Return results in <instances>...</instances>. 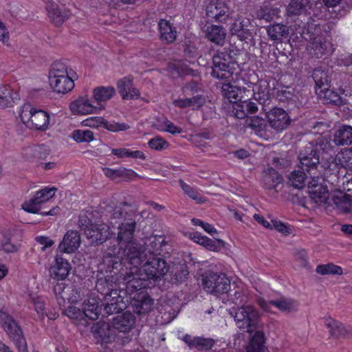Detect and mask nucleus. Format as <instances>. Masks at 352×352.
<instances>
[{
	"mask_svg": "<svg viewBox=\"0 0 352 352\" xmlns=\"http://www.w3.org/2000/svg\"><path fill=\"white\" fill-rule=\"evenodd\" d=\"M138 209L135 205L121 202L113 211L114 218L123 219L119 224L118 254H105L98 266L96 289L104 300L107 316L118 314L131 305L138 315L149 312L153 300L146 291L136 292L146 282L136 277L137 265L141 262L140 249L132 241L136 227Z\"/></svg>",
	"mask_w": 352,
	"mask_h": 352,
	"instance_id": "f257e3e1",
	"label": "nucleus"
},
{
	"mask_svg": "<svg viewBox=\"0 0 352 352\" xmlns=\"http://www.w3.org/2000/svg\"><path fill=\"white\" fill-rule=\"evenodd\" d=\"M326 155V157L322 156L321 160H320V156L316 150H311L309 154L305 155L300 153L298 168L312 175L313 171H316L318 166L320 164L323 168L324 179L330 182L329 178L331 177V180L336 181L339 178V164L336 157L327 154Z\"/></svg>",
	"mask_w": 352,
	"mask_h": 352,
	"instance_id": "f03ea898",
	"label": "nucleus"
},
{
	"mask_svg": "<svg viewBox=\"0 0 352 352\" xmlns=\"http://www.w3.org/2000/svg\"><path fill=\"white\" fill-rule=\"evenodd\" d=\"M326 26V24L308 23L307 34L310 39L308 50L312 57L325 59L335 51L331 42V33Z\"/></svg>",
	"mask_w": 352,
	"mask_h": 352,
	"instance_id": "7ed1b4c3",
	"label": "nucleus"
},
{
	"mask_svg": "<svg viewBox=\"0 0 352 352\" xmlns=\"http://www.w3.org/2000/svg\"><path fill=\"white\" fill-rule=\"evenodd\" d=\"M133 239V238L132 239ZM134 243L135 241L132 240ZM138 246L140 249V258L141 262L137 265V271L134 272L136 277H140L142 280H145L146 285L142 289H137L136 292L140 291H145V289L148 286V281L150 280H157L163 277L168 272V267L167 263L164 258L160 256H149L144 264L141 268H139V265H141L143 258L142 248L135 242Z\"/></svg>",
	"mask_w": 352,
	"mask_h": 352,
	"instance_id": "20e7f679",
	"label": "nucleus"
},
{
	"mask_svg": "<svg viewBox=\"0 0 352 352\" xmlns=\"http://www.w3.org/2000/svg\"><path fill=\"white\" fill-rule=\"evenodd\" d=\"M0 326L19 351H28L27 341L20 323L3 309H0Z\"/></svg>",
	"mask_w": 352,
	"mask_h": 352,
	"instance_id": "39448f33",
	"label": "nucleus"
},
{
	"mask_svg": "<svg viewBox=\"0 0 352 352\" xmlns=\"http://www.w3.org/2000/svg\"><path fill=\"white\" fill-rule=\"evenodd\" d=\"M19 118L29 129L45 131L49 128L50 115L47 112L25 103L20 107Z\"/></svg>",
	"mask_w": 352,
	"mask_h": 352,
	"instance_id": "423d86ee",
	"label": "nucleus"
},
{
	"mask_svg": "<svg viewBox=\"0 0 352 352\" xmlns=\"http://www.w3.org/2000/svg\"><path fill=\"white\" fill-rule=\"evenodd\" d=\"M201 276L204 289L208 293L223 294L230 289V280L225 273L208 270Z\"/></svg>",
	"mask_w": 352,
	"mask_h": 352,
	"instance_id": "0eeeda50",
	"label": "nucleus"
},
{
	"mask_svg": "<svg viewBox=\"0 0 352 352\" xmlns=\"http://www.w3.org/2000/svg\"><path fill=\"white\" fill-rule=\"evenodd\" d=\"M213 67L211 75L217 79L228 80L233 74L232 56L227 51L218 52L212 58Z\"/></svg>",
	"mask_w": 352,
	"mask_h": 352,
	"instance_id": "6e6552de",
	"label": "nucleus"
},
{
	"mask_svg": "<svg viewBox=\"0 0 352 352\" xmlns=\"http://www.w3.org/2000/svg\"><path fill=\"white\" fill-rule=\"evenodd\" d=\"M234 320L239 329L251 333L258 323V314L253 306H242L236 311Z\"/></svg>",
	"mask_w": 352,
	"mask_h": 352,
	"instance_id": "1a4fd4ad",
	"label": "nucleus"
},
{
	"mask_svg": "<svg viewBox=\"0 0 352 352\" xmlns=\"http://www.w3.org/2000/svg\"><path fill=\"white\" fill-rule=\"evenodd\" d=\"M56 190L57 188L54 186H47L37 190L28 201L22 204V209L32 214L39 213L41 204L51 199L55 195Z\"/></svg>",
	"mask_w": 352,
	"mask_h": 352,
	"instance_id": "9d476101",
	"label": "nucleus"
},
{
	"mask_svg": "<svg viewBox=\"0 0 352 352\" xmlns=\"http://www.w3.org/2000/svg\"><path fill=\"white\" fill-rule=\"evenodd\" d=\"M240 97L239 101L226 104L224 110L228 115L239 119H244L250 114L256 113L258 111L257 104L250 99L243 100Z\"/></svg>",
	"mask_w": 352,
	"mask_h": 352,
	"instance_id": "9b49d317",
	"label": "nucleus"
},
{
	"mask_svg": "<svg viewBox=\"0 0 352 352\" xmlns=\"http://www.w3.org/2000/svg\"><path fill=\"white\" fill-rule=\"evenodd\" d=\"M207 16L214 22L226 23L231 15L228 4L220 0H212L206 7Z\"/></svg>",
	"mask_w": 352,
	"mask_h": 352,
	"instance_id": "f8f14e48",
	"label": "nucleus"
},
{
	"mask_svg": "<svg viewBox=\"0 0 352 352\" xmlns=\"http://www.w3.org/2000/svg\"><path fill=\"white\" fill-rule=\"evenodd\" d=\"M82 123L85 126L90 128L98 129L102 127L113 133L125 131L130 129V126L127 123L108 121L101 116L89 117L83 120Z\"/></svg>",
	"mask_w": 352,
	"mask_h": 352,
	"instance_id": "ddd939ff",
	"label": "nucleus"
},
{
	"mask_svg": "<svg viewBox=\"0 0 352 352\" xmlns=\"http://www.w3.org/2000/svg\"><path fill=\"white\" fill-rule=\"evenodd\" d=\"M139 245V243H138ZM146 247L142 248L143 256H146L147 253L149 254V256H164V254L168 253L166 250L168 243L166 241V238L164 235H153L148 239V243H145Z\"/></svg>",
	"mask_w": 352,
	"mask_h": 352,
	"instance_id": "4468645a",
	"label": "nucleus"
},
{
	"mask_svg": "<svg viewBox=\"0 0 352 352\" xmlns=\"http://www.w3.org/2000/svg\"><path fill=\"white\" fill-rule=\"evenodd\" d=\"M270 126L276 131H282L291 123L288 113L282 108L274 107L267 113Z\"/></svg>",
	"mask_w": 352,
	"mask_h": 352,
	"instance_id": "2eb2a0df",
	"label": "nucleus"
},
{
	"mask_svg": "<svg viewBox=\"0 0 352 352\" xmlns=\"http://www.w3.org/2000/svg\"><path fill=\"white\" fill-rule=\"evenodd\" d=\"M54 292L57 298L63 302L67 301L72 304L77 302L80 298V292L74 284L57 283L54 287Z\"/></svg>",
	"mask_w": 352,
	"mask_h": 352,
	"instance_id": "dca6fc26",
	"label": "nucleus"
},
{
	"mask_svg": "<svg viewBox=\"0 0 352 352\" xmlns=\"http://www.w3.org/2000/svg\"><path fill=\"white\" fill-rule=\"evenodd\" d=\"M318 177L314 176L308 183V192L310 198L318 205L326 204L329 199L327 186L318 182Z\"/></svg>",
	"mask_w": 352,
	"mask_h": 352,
	"instance_id": "f3484780",
	"label": "nucleus"
},
{
	"mask_svg": "<svg viewBox=\"0 0 352 352\" xmlns=\"http://www.w3.org/2000/svg\"><path fill=\"white\" fill-rule=\"evenodd\" d=\"M72 270L71 264L62 255H56L52 262L49 272L52 279L64 280L68 276Z\"/></svg>",
	"mask_w": 352,
	"mask_h": 352,
	"instance_id": "a211bd4d",
	"label": "nucleus"
},
{
	"mask_svg": "<svg viewBox=\"0 0 352 352\" xmlns=\"http://www.w3.org/2000/svg\"><path fill=\"white\" fill-rule=\"evenodd\" d=\"M250 25V19L239 16L232 23L230 31L232 34L236 35L240 41L248 43L252 38Z\"/></svg>",
	"mask_w": 352,
	"mask_h": 352,
	"instance_id": "6ab92c4d",
	"label": "nucleus"
},
{
	"mask_svg": "<svg viewBox=\"0 0 352 352\" xmlns=\"http://www.w3.org/2000/svg\"><path fill=\"white\" fill-rule=\"evenodd\" d=\"M112 232L108 225L105 223H94L92 226L87 229L85 234L91 243L102 244L111 235Z\"/></svg>",
	"mask_w": 352,
	"mask_h": 352,
	"instance_id": "aec40b11",
	"label": "nucleus"
},
{
	"mask_svg": "<svg viewBox=\"0 0 352 352\" xmlns=\"http://www.w3.org/2000/svg\"><path fill=\"white\" fill-rule=\"evenodd\" d=\"M58 78L51 80L50 85L54 91L58 94H65L70 92L74 87V80L78 79L76 72H72L70 75L57 76Z\"/></svg>",
	"mask_w": 352,
	"mask_h": 352,
	"instance_id": "412c9836",
	"label": "nucleus"
},
{
	"mask_svg": "<svg viewBox=\"0 0 352 352\" xmlns=\"http://www.w3.org/2000/svg\"><path fill=\"white\" fill-rule=\"evenodd\" d=\"M133 79L131 76H125L117 82L118 92L123 100H135L140 96V91L133 87Z\"/></svg>",
	"mask_w": 352,
	"mask_h": 352,
	"instance_id": "4be33fe9",
	"label": "nucleus"
},
{
	"mask_svg": "<svg viewBox=\"0 0 352 352\" xmlns=\"http://www.w3.org/2000/svg\"><path fill=\"white\" fill-rule=\"evenodd\" d=\"M257 304L266 312H271L272 307H275L282 311H290L293 310L296 306V302L291 299L266 300L263 298H259L257 300Z\"/></svg>",
	"mask_w": 352,
	"mask_h": 352,
	"instance_id": "5701e85b",
	"label": "nucleus"
},
{
	"mask_svg": "<svg viewBox=\"0 0 352 352\" xmlns=\"http://www.w3.org/2000/svg\"><path fill=\"white\" fill-rule=\"evenodd\" d=\"M81 243L80 235L76 230H69L65 234L58 248L65 253H73L79 248Z\"/></svg>",
	"mask_w": 352,
	"mask_h": 352,
	"instance_id": "b1692460",
	"label": "nucleus"
},
{
	"mask_svg": "<svg viewBox=\"0 0 352 352\" xmlns=\"http://www.w3.org/2000/svg\"><path fill=\"white\" fill-rule=\"evenodd\" d=\"M50 154L49 150L44 144L34 145L27 148L23 153L25 159L35 166H39L43 164L41 160H45Z\"/></svg>",
	"mask_w": 352,
	"mask_h": 352,
	"instance_id": "393cba45",
	"label": "nucleus"
},
{
	"mask_svg": "<svg viewBox=\"0 0 352 352\" xmlns=\"http://www.w3.org/2000/svg\"><path fill=\"white\" fill-rule=\"evenodd\" d=\"M135 322L136 319L134 315L129 311H125L113 318L111 324L113 329L119 332L128 333L134 327Z\"/></svg>",
	"mask_w": 352,
	"mask_h": 352,
	"instance_id": "a878e982",
	"label": "nucleus"
},
{
	"mask_svg": "<svg viewBox=\"0 0 352 352\" xmlns=\"http://www.w3.org/2000/svg\"><path fill=\"white\" fill-rule=\"evenodd\" d=\"M71 111L75 115H85L97 113L101 107L94 106L87 98L80 97L72 102L69 105Z\"/></svg>",
	"mask_w": 352,
	"mask_h": 352,
	"instance_id": "bb28decb",
	"label": "nucleus"
},
{
	"mask_svg": "<svg viewBox=\"0 0 352 352\" xmlns=\"http://www.w3.org/2000/svg\"><path fill=\"white\" fill-rule=\"evenodd\" d=\"M160 38L164 43H173L177 36L175 27L166 19H160L158 22Z\"/></svg>",
	"mask_w": 352,
	"mask_h": 352,
	"instance_id": "cd10ccee",
	"label": "nucleus"
},
{
	"mask_svg": "<svg viewBox=\"0 0 352 352\" xmlns=\"http://www.w3.org/2000/svg\"><path fill=\"white\" fill-rule=\"evenodd\" d=\"M46 10L49 18L56 25H60L70 16L68 10H62L58 4L53 2H48L46 5Z\"/></svg>",
	"mask_w": 352,
	"mask_h": 352,
	"instance_id": "c85d7f7f",
	"label": "nucleus"
},
{
	"mask_svg": "<svg viewBox=\"0 0 352 352\" xmlns=\"http://www.w3.org/2000/svg\"><path fill=\"white\" fill-rule=\"evenodd\" d=\"M206 38L210 42L223 45L225 43L226 33L221 25H210L206 28Z\"/></svg>",
	"mask_w": 352,
	"mask_h": 352,
	"instance_id": "c756f323",
	"label": "nucleus"
},
{
	"mask_svg": "<svg viewBox=\"0 0 352 352\" xmlns=\"http://www.w3.org/2000/svg\"><path fill=\"white\" fill-rule=\"evenodd\" d=\"M317 94L320 97L323 98L324 103L327 104H333L339 107L344 104V100L341 97L342 94L339 90L337 91L333 89H329V85L320 90Z\"/></svg>",
	"mask_w": 352,
	"mask_h": 352,
	"instance_id": "7c9ffc66",
	"label": "nucleus"
},
{
	"mask_svg": "<svg viewBox=\"0 0 352 352\" xmlns=\"http://www.w3.org/2000/svg\"><path fill=\"white\" fill-rule=\"evenodd\" d=\"M333 142L338 146L350 145L352 144V126L342 125L335 133Z\"/></svg>",
	"mask_w": 352,
	"mask_h": 352,
	"instance_id": "2f4dec72",
	"label": "nucleus"
},
{
	"mask_svg": "<svg viewBox=\"0 0 352 352\" xmlns=\"http://www.w3.org/2000/svg\"><path fill=\"white\" fill-rule=\"evenodd\" d=\"M82 309L85 317L91 320H96L99 318L101 307L96 298H89L85 301Z\"/></svg>",
	"mask_w": 352,
	"mask_h": 352,
	"instance_id": "473e14b6",
	"label": "nucleus"
},
{
	"mask_svg": "<svg viewBox=\"0 0 352 352\" xmlns=\"http://www.w3.org/2000/svg\"><path fill=\"white\" fill-rule=\"evenodd\" d=\"M325 324L329 329L330 333L332 336L338 338H348L349 331L345 327L337 320L331 317L325 318Z\"/></svg>",
	"mask_w": 352,
	"mask_h": 352,
	"instance_id": "72a5a7b5",
	"label": "nucleus"
},
{
	"mask_svg": "<svg viewBox=\"0 0 352 352\" xmlns=\"http://www.w3.org/2000/svg\"><path fill=\"white\" fill-rule=\"evenodd\" d=\"M111 154L118 159H124L131 157L133 159H140L145 160L146 159V155L141 151H131L126 148H111Z\"/></svg>",
	"mask_w": 352,
	"mask_h": 352,
	"instance_id": "f704fd0d",
	"label": "nucleus"
},
{
	"mask_svg": "<svg viewBox=\"0 0 352 352\" xmlns=\"http://www.w3.org/2000/svg\"><path fill=\"white\" fill-rule=\"evenodd\" d=\"M221 92L225 98L228 101L225 100L223 107L226 104L234 102V100L239 101V94L241 93V89L236 87L232 85L231 83H223L221 87Z\"/></svg>",
	"mask_w": 352,
	"mask_h": 352,
	"instance_id": "c9c22d12",
	"label": "nucleus"
},
{
	"mask_svg": "<svg viewBox=\"0 0 352 352\" xmlns=\"http://www.w3.org/2000/svg\"><path fill=\"white\" fill-rule=\"evenodd\" d=\"M178 184L184 194L191 199L195 201L197 204L205 203L206 198L201 195L197 188L186 184L182 179L178 180Z\"/></svg>",
	"mask_w": 352,
	"mask_h": 352,
	"instance_id": "e433bc0d",
	"label": "nucleus"
},
{
	"mask_svg": "<svg viewBox=\"0 0 352 352\" xmlns=\"http://www.w3.org/2000/svg\"><path fill=\"white\" fill-rule=\"evenodd\" d=\"M116 94V89L112 86H100L96 87L93 91L94 100L98 102H107L111 99Z\"/></svg>",
	"mask_w": 352,
	"mask_h": 352,
	"instance_id": "4c0bfd02",
	"label": "nucleus"
},
{
	"mask_svg": "<svg viewBox=\"0 0 352 352\" xmlns=\"http://www.w3.org/2000/svg\"><path fill=\"white\" fill-rule=\"evenodd\" d=\"M312 78L316 85V92L318 93L329 85L327 72L319 68H316L312 72Z\"/></svg>",
	"mask_w": 352,
	"mask_h": 352,
	"instance_id": "58836bf2",
	"label": "nucleus"
},
{
	"mask_svg": "<svg viewBox=\"0 0 352 352\" xmlns=\"http://www.w3.org/2000/svg\"><path fill=\"white\" fill-rule=\"evenodd\" d=\"M74 72L72 69H68L66 65L62 61H55L51 65L49 74V81L58 78L56 76H65V75H70Z\"/></svg>",
	"mask_w": 352,
	"mask_h": 352,
	"instance_id": "ea45409f",
	"label": "nucleus"
},
{
	"mask_svg": "<svg viewBox=\"0 0 352 352\" xmlns=\"http://www.w3.org/2000/svg\"><path fill=\"white\" fill-rule=\"evenodd\" d=\"M267 33L270 40L277 41H281L288 32L285 25L276 23L267 28Z\"/></svg>",
	"mask_w": 352,
	"mask_h": 352,
	"instance_id": "a19ab883",
	"label": "nucleus"
},
{
	"mask_svg": "<svg viewBox=\"0 0 352 352\" xmlns=\"http://www.w3.org/2000/svg\"><path fill=\"white\" fill-rule=\"evenodd\" d=\"M305 171L300 169L293 170L289 176V182L294 188L300 189L304 187L305 184V179L307 178Z\"/></svg>",
	"mask_w": 352,
	"mask_h": 352,
	"instance_id": "79ce46f5",
	"label": "nucleus"
},
{
	"mask_svg": "<svg viewBox=\"0 0 352 352\" xmlns=\"http://www.w3.org/2000/svg\"><path fill=\"white\" fill-rule=\"evenodd\" d=\"M72 138L77 143H89L95 139L94 132L89 129H75L72 133Z\"/></svg>",
	"mask_w": 352,
	"mask_h": 352,
	"instance_id": "37998d69",
	"label": "nucleus"
},
{
	"mask_svg": "<svg viewBox=\"0 0 352 352\" xmlns=\"http://www.w3.org/2000/svg\"><path fill=\"white\" fill-rule=\"evenodd\" d=\"M316 272L321 275H342L343 274L342 268L340 266L331 263L318 265Z\"/></svg>",
	"mask_w": 352,
	"mask_h": 352,
	"instance_id": "c03bdc74",
	"label": "nucleus"
},
{
	"mask_svg": "<svg viewBox=\"0 0 352 352\" xmlns=\"http://www.w3.org/2000/svg\"><path fill=\"white\" fill-rule=\"evenodd\" d=\"M12 99L10 86L0 83V108L4 109L8 107Z\"/></svg>",
	"mask_w": 352,
	"mask_h": 352,
	"instance_id": "a18cd8bd",
	"label": "nucleus"
},
{
	"mask_svg": "<svg viewBox=\"0 0 352 352\" xmlns=\"http://www.w3.org/2000/svg\"><path fill=\"white\" fill-rule=\"evenodd\" d=\"M309 0H292L289 4L287 12L290 15H298L307 11Z\"/></svg>",
	"mask_w": 352,
	"mask_h": 352,
	"instance_id": "49530a36",
	"label": "nucleus"
},
{
	"mask_svg": "<svg viewBox=\"0 0 352 352\" xmlns=\"http://www.w3.org/2000/svg\"><path fill=\"white\" fill-rule=\"evenodd\" d=\"M173 280L176 283H182L184 282L189 274L187 267L185 264L179 265L175 267L172 270Z\"/></svg>",
	"mask_w": 352,
	"mask_h": 352,
	"instance_id": "de8ad7c7",
	"label": "nucleus"
},
{
	"mask_svg": "<svg viewBox=\"0 0 352 352\" xmlns=\"http://www.w3.org/2000/svg\"><path fill=\"white\" fill-rule=\"evenodd\" d=\"M148 146L152 150L161 151L169 148L170 143L164 138L156 136L148 140Z\"/></svg>",
	"mask_w": 352,
	"mask_h": 352,
	"instance_id": "09e8293b",
	"label": "nucleus"
},
{
	"mask_svg": "<svg viewBox=\"0 0 352 352\" xmlns=\"http://www.w3.org/2000/svg\"><path fill=\"white\" fill-rule=\"evenodd\" d=\"M214 344L215 340L213 338L196 336L195 349L200 351H209Z\"/></svg>",
	"mask_w": 352,
	"mask_h": 352,
	"instance_id": "8fccbe9b",
	"label": "nucleus"
},
{
	"mask_svg": "<svg viewBox=\"0 0 352 352\" xmlns=\"http://www.w3.org/2000/svg\"><path fill=\"white\" fill-rule=\"evenodd\" d=\"M340 164L345 168L352 169V148L344 149L338 156Z\"/></svg>",
	"mask_w": 352,
	"mask_h": 352,
	"instance_id": "3c124183",
	"label": "nucleus"
},
{
	"mask_svg": "<svg viewBox=\"0 0 352 352\" xmlns=\"http://www.w3.org/2000/svg\"><path fill=\"white\" fill-rule=\"evenodd\" d=\"M283 181V177L280 175L276 176H265L264 178V186L267 189H276L277 186Z\"/></svg>",
	"mask_w": 352,
	"mask_h": 352,
	"instance_id": "603ef678",
	"label": "nucleus"
},
{
	"mask_svg": "<svg viewBox=\"0 0 352 352\" xmlns=\"http://www.w3.org/2000/svg\"><path fill=\"white\" fill-rule=\"evenodd\" d=\"M65 315L74 320H80L84 318L83 309L81 311L80 309L75 306H69L65 311Z\"/></svg>",
	"mask_w": 352,
	"mask_h": 352,
	"instance_id": "864d4df0",
	"label": "nucleus"
},
{
	"mask_svg": "<svg viewBox=\"0 0 352 352\" xmlns=\"http://www.w3.org/2000/svg\"><path fill=\"white\" fill-rule=\"evenodd\" d=\"M184 55L186 58H188V61L189 63H194L195 60H197L200 54L199 53L198 49L194 45H186L184 49Z\"/></svg>",
	"mask_w": 352,
	"mask_h": 352,
	"instance_id": "5fc2aeb1",
	"label": "nucleus"
},
{
	"mask_svg": "<svg viewBox=\"0 0 352 352\" xmlns=\"http://www.w3.org/2000/svg\"><path fill=\"white\" fill-rule=\"evenodd\" d=\"M335 63L340 67H349L352 65V54L344 53L338 55Z\"/></svg>",
	"mask_w": 352,
	"mask_h": 352,
	"instance_id": "6e6d98bb",
	"label": "nucleus"
},
{
	"mask_svg": "<svg viewBox=\"0 0 352 352\" xmlns=\"http://www.w3.org/2000/svg\"><path fill=\"white\" fill-rule=\"evenodd\" d=\"M220 242L221 240L214 241L207 236L201 245L210 251L218 252L221 248Z\"/></svg>",
	"mask_w": 352,
	"mask_h": 352,
	"instance_id": "4d7b16f0",
	"label": "nucleus"
},
{
	"mask_svg": "<svg viewBox=\"0 0 352 352\" xmlns=\"http://www.w3.org/2000/svg\"><path fill=\"white\" fill-rule=\"evenodd\" d=\"M138 174L131 168L120 167V178L125 181H130L137 177Z\"/></svg>",
	"mask_w": 352,
	"mask_h": 352,
	"instance_id": "13d9d810",
	"label": "nucleus"
},
{
	"mask_svg": "<svg viewBox=\"0 0 352 352\" xmlns=\"http://www.w3.org/2000/svg\"><path fill=\"white\" fill-rule=\"evenodd\" d=\"M338 89L345 96H352V78L350 80L349 78L343 82L342 85H339Z\"/></svg>",
	"mask_w": 352,
	"mask_h": 352,
	"instance_id": "bf43d9fd",
	"label": "nucleus"
},
{
	"mask_svg": "<svg viewBox=\"0 0 352 352\" xmlns=\"http://www.w3.org/2000/svg\"><path fill=\"white\" fill-rule=\"evenodd\" d=\"M164 129H163L164 131H166L172 135L179 134L182 133V129L181 127L175 125L171 121L166 120L164 122Z\"/></svg>",
	"mask_w": 352,
	"mask_h": 352,
	"instance_id": "052dcab7",
	"label": "nucleus"
},
{
	"mask_svg": "<svg viewBox=\"0 0 352 352\" xmlns=\"http://www.w3.org/2000/svg\"><path fill=\"white\" fill-rule=\"evenodd\" d=\"M338 210L344 213H349L352 211V197H351L350 193L347 194Z\"/></svg>",
	"mask_w": 352,
	"mask_h": 352,
	"instance_id": "680f3d73",
	"label": "nucleus"
},
{
	"mask_svg": "<svg viewBox=\"0 0 352 352\" xmlns=\"http://www.w3.org/2000/svg\"><path fill=\"white\" fill-rule=\"evenodd\" d=\"M34 310L36 311L41 320H44L45 317L52 319L45 311V303L41 301L34 302Z\"/></svg>",
	"mask_w": 352,
	"mask_h": 352,
	"instance_id": "e2e57ef3",
	"label": "nucleus"
},
{
	"mask_svg": "<svg viewBox=\"0 0 352 352\" xmlns=\"http://www.w3.org/2000/svg\"><path fill=\"white\" fill-rule=\"evenodd\" d=\"M274 228L279 232L288 234L290 233V228L287 223H285L279 220L273 219L272 220Z\"/></svg>",
	"mask_w": 352,
	"mask_h": 352,
	"instance_id": "0e129e2a",
	"label": "nucleus"
},
{
	"mask_svg": "<svg viewBox=\"0 0 352 352\" xmlns=\"http://www.w3.org/2000/svg\"><path fill=\"white\" fill-rule=\"evenodd\" d=\"M78 223L84 233L86 232L87 229L90 228L94 224L92 221L86 214H80L79 216Z\"/></svg>",
	"mask_w": 352,
	"mask_h": 352,
	"instance_id": "69168bd1",
	"label": "nucleus"
},
{
	"mask_svg": "<svg viewBox=\"0 0 352 352\" xmlns=\"http://www.w3.org/2000/svg\"><path fill=\"white\" fill-rule=\"evenodd\" d=\"M120 167L117 168H111L105 167L103 168L104 175L111 180L120 178Z\"/></svg>",
	"mask_w": 352,
	"mask_h": 352,
	"instance_id": "338daca9",
	"label": "nucleus"
},
{
	"mask_svg": "<svg viewBox=\"0 0 352 352\" xmlns=\"http://www.w3.org/2000/svg\"><path fill=\"white\" fill-rule=\"evenodd\" d=\"M189 100H191V107H193L194 109H198L201 107H202L206 102V98L202 95H197L192 98H189Z\"/></svg>",
	"mask_w": 352,
	"mask_h": 352,
	"instance_id": "774afa93",
	"label": "nucleus"
}]
</instances>
